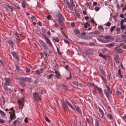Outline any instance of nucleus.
<instances>
[{"instance_id": "nucleus-19", "label": "nucleus", "mask_w": 126, "mask_h": 126, "mask_svg": "<svg viewBox=\"0 0 126 126\" xmlns=\"http://www.w3.org/2000/svg\"><path fill=\"white\" fill-rule=\"evenodd\" d=\"M7 42L9 45H11L12 48L13 49L14 42L10 40H8L7 41Z\"/></svg>"}, {"instance_id": "nucleus-9", "label": "nucleus", "mask_w": 126, "mask_h": 126, "mask_svg": "<svg viewBox=\"0 0 126 126\" xmlns=\"http://www.w3.org/2000/svg\"><path fill=\"white\" fill-rule=\"evenodd\" d=\"M61 103L62 107L63 108L64 110L65 111H66L67 110L68 108L66 105L63 102L62 100H61Z\"/></svg>"}, {"instance_id": "nucleus-14", "label": "nucleus", "mask_w": 126, "mask_h": 126, "mask_svg": "<svg viewBox=\"0 0 126 126\" xmlns=\"http://www.w3.org/2000/svg\"><path fill=\"white\" fill-rule=\"evenodd\" d=\"M74 32L76 35L78 37H80V35L79 34L80 33V31L79 29H75L73 31Z\"/></svg>"}, {"instance_id": "nucleus-4", "label": "nucleus", "mask_w": 126, "mask_h": 126, "mask_svg": "<svg viewBox=\"0 0 126 126\" xmlns=\"http://www.w3.org/2000/svg\"><path fill=\"white\" fill-rule=\"evenodd\" d=\"M114 58L115 62L116 63L118 64V47L117 46L115 48H114Z\"/></svg>"}, {"instance_id": "nucleus-40", "label": "nucleus", "mask_w": 126, "mask_h": 126, "mask_svg": "<svg viewBox=\"0 0 126 126\" xmlns=\"http://www.w3.org/2000/svg\"><path fill=\"white\" fill-rule=\"evenodd\" d=\"M107 117L110 119H112V116L110 114H108L107 115Z\"/></svg>"}, {"instance_id": "nucleus-53", "label": "nucleus", "mask_w": 126, "mask_h": 126, "mask_svg": "<svg viewBox=\"0 0 126 126\" xmlns=\"http://www.w3.org/2000/svg\"><path fill=\"white\" fill-rule=\"evenodd\" d=\"M123 51V49L119 48V53H122Z\"/></svg>"}, {"instance_id": "nucleus-54", "label": "nucleus", "mask_w": 126, "mask_h": 126, "mask_svg": "<svg viewBox=\"0 0 126 126\" xmlns=\"http://www.w3.org/2000/svg\"><path fill=\"white\" fill-rule=\"evenodd\" d=\"M100 9L99 7L97 6L95 7L94 8L95 10L96 11H98Z\"/></svg>"}, {"instance_id": "nucleus-36", "label": "nucleus", "mask_w": 126, "mask_h": 126, "mask_svg": "<svg viewBox=\"0 0 126 126\" xmlns=\"http://www.w3.org/2000/svg\"><path fill=\"white\" fill-rule=\"evenodd\" d=\"M118 13H117L116 14V15L114 16H113V17L114 19V20L115 21L117 20V18L116 17L118 16Z\"/></svg>"}, {"instance_id": "nucleus-8", "label": "nucleus", "mask_w": 126, "mask_h": 126, "mask_svg": "<svg viewBox=\"0 0 126 126\" xmlns=\"http://www.w3.org/2000/svg\"><path fill=\"white\" fill-rule=\"evenodd\" d=\"M46 67L45 66L44 68L40 69V70L38 69L35 71V73L37 75H39L41 73H43V71L46 69Z\"/></svg>"}, {"instance_id": "nucleus-28", "label": "nucleus", "mask_w": 126, "mask_h": 126, "mask_svg": "<svg viewBox=\"0 0 126 126\" xmlns=\"http://www.w3.org/2000/svg\"><path fill=\"white\" fill-rule=\"evenodd\" d=\"M46 42L47 44H49L51 46H52V44L51 42L50 41L48 38V37L46 39Z\"/></svg>"}, {"instance_id": "nucleus-10", "label": "nucleus", "mask_w": 126, "mask_h": 126, "mask_svg": "<svg viewBox=\"0 0 126 126\" xmlns=\"http://www.w3.org/2000/svg\"><path fill=\"white\" fill-rule=\"evenodd\" d=\"M23 99H20L19 100H18V102L19 105L20 107L21 108H22L23 106Z\"/></svg>"}, {"instance_id": "nucleus-20", "label": "nucleus", "mask_w": 126, "mask_h": 126, "mask_svg": "<svg viewBox=\"0 0 126 126\" xmlns=\"http://www.w3.org/2000/svg\"><path fill=\"white\" fill-rule=\"evenodd\" d=\"M26 2L25 0H22L21 2V5L23 8H25L26 7Z\"/></svg>"}, {"instance_id": "nucleus-47", "label": "nucleus", "mask_w": 126, "mask_h": 126, "mask_svg": "<svg viewBox=\"0 0 126 126\" xmlns=\"http://www.w3.org/2000/svg\"><path fill=\"white\" fill-rule=\"evenodd\" d=\"M119 77H120L121 78H122L123 77V75L121 74L120 69H119Z\"/></svg>"}, {"instance_id": "nucleus-49", "label": "nucleus", "mask_w": 126, "mask_h": 126, "mask_svg": "<svg viewBox=\"0 0 126 126\" xmlns=\"http://www.w3.org/2000/svg\"><path fill=\"white\" fill-rule=\"evenodd\" d=\"M111 23L110 22H109L105 24L104 25H105L106 26H110L111 25Z\"/></svg>"}, {"instance_id": "nucleus-21", "label": "nucleus", "mask_w": 126, "mask_h": 126, "mask_svg": "<svg viewBox=\"0 0 126 126\" xmlns=\"http://www.w3.org/2000/svg\"><path fill=\"white\" fill-rule=\"evenodd\" d=\"M42 45L43 46V47L44 50L46 51H47L48 49V47H47V44L45 43H44Z\"/></svg>"}, {"instance_id": "nucleus-50", "label": "nucleus", "mask_w": 126, "mask_h": 126, "mask_svg": "<svg viewBox=\"0 0 126 126\" xmlns=\"http://www.w3.org/2000/svg\"><path fill=\"white\" fill-rule=\"evenodd\" d=\"M57 50L58 54L60 55H62V53L60 52L59 49L58 48H57Z\"/></svg>"}, {"instance_id": "nucleus-55", "label": "nucleus", "mask_w": 126, "mask_h": 126, "mask_svg": "<svg viewBox=\"0 0 126 126\" xmlns=\"http://www.w3.org/2000/svg\"><path fill=\"white\" fill-rule=\"evenodd\" d=\"M45 118L46 121H47L48 122H50V120L47 117H45Z\"/></svg>"}, {"instance_id": "nucleus-25", "label": "nucleus", "mask_w": 126, "mask_h": 126, "mask_svg": "<svg viewBox=\"0 0 126 126\" xmlns=\"http://www.w3.org/2000/svg\"><path fill=\"white\" fill-rule=\"evenodd\" d=\"M122 40L121 41L126 42V36L122 35H121Z\"/></svg>"}, {"instance_id": "nucleus-38", "label": "nucleus", "mask_w": 126, "mask_h": 126, "mask_svg": "<svg viewBox=\"0 0 126 126\" xmlns=\"http://www.w3.org/2000/svg\"><path fill=\"white\" fill-rule=\"evenodd\" d=\"M14 5L17 9H19L20 8L19 5L17 3H15L14 4Z\"/></svg>"}, {"instance_id": "nucleus-31", "label": "nucleus", "mask_w": 126, "mask_h": 126, "mask_svg": "<svg viewBox=\"0 0 126 126\" xmlns=\"http://www.w3.org/2000/svg\"><path fill=\"white\" fill-rule=\"evenodd\" d=\"M98 28L101 32H103L104 30V28L102 26H98Z\"/></svg>"}, {"instance_id": "nucleus-22", "label": "nucleus", "mask_w": 126, "mask_h": 126, "mask_svg": "<svg viewBox=\"0 0 126 126\" xmlns=\"http://www.w3.org/2000/svg\"><path fill=\"white\" fill-rule=\"evenodd\" d=\"M99 69L100 72L103 75H105V73L104 70H103L102 67L100 66L99 67Z\"/></svg>"}, {"instance_id": "nucleus-45", "label": "nucleus", "mask_w": 126, "mask_h": 126, "mask_svg": "<svg viewBox=\"0 0 126 126\" xmlns=\"http://www.w3.org/2000/svg\"><path fill=\"white\" fill-rule=\"evenodd\" d=\"M111 36L110 35H106L105 36V38L106 39H110L111 38Z\"/></svg>"}, {"instance_id": "nucleus-42", "label": "nucleus", "mask_w": 126, "mask_h": 126, "mask_svg": "<svg viewBox=\"0 0 126 126\" xmlns=\"http://www.w3.org/2000/svg\"><path fill=\"white\" fill-rule=\"evenodd\" d=\"M99 56L103 58L106 59L105 56L103 55L101 53H100L99 54Z\"/></svg>"}, {"instance_id": "nucleus-64", "label": "nucleus", "mask_w": 126, "mask_h": 126, "mask_svg": "<svg viewBox=\"0 0 126 126\" xmlns=\"http://www.w3.org/2000/svg\"><path fill=\"white\" fill-rule=\"evenodd\" d=\"M71 25L72 27H74L75 26V24L74 22H72L71 23Z\"/></svg>"}, {"instance_id": "nucleus-27", "label": "nucleus", "mask_w": 126, "mask_h": 126, "mask_svg": "<svg viewBox=\"0 0 126 126\" xmlns=\"http://www.w3.org/2000/svg\"><path fill=\"white\" fill-rule=\"evenodd\" d=\"M76 107V109L78 112V113H80V114H81V112L80 110V109L79 108L78 106H75Z\"/></svg>"}, {"instance_id": "nucleus-15", "label": "nucleus", "mask_w": 126, "mask_h": 126, "mask_svg": "<svg viewBox=\"0 0 126 126\" xmlns=\"http://www.w3.org/2000/svg\"><path fill=\"white\" fill-rule=\"evenodd\" d=\"M4 79L5 80V85H9L11 83L10 79V78H4Z\"/></svg>"}, {"instance_id": "nucleus-52", "label": "nucleus", "mask_w": 126, "mask_h": 126, "mask_svg": "<svg viewBox=\"0 0 126 126\" xmlns=\"http://www.w3.org/2000/svg\"><path fill=\"white\" fill-rule=\"evenodd\" d=\"M53 22L54 23V26H55L56 27H58V25L57 24V23H56V21L55 20H53Z\"/></svg>"}, {"instance_id": "nucleus-2", "label": "nucleus", "mask_w": 126, "mask_h": 126, "mask_svg": "<svg viewBox=\"0 0 126 126\" xmlns=\"http://www.w3.org/2000/svg\"><path fill=\"white\" fill-rule=\"evenodd\" d=\"M56 17L59 18L58 21L60 23V25L61 27L64 28L65 26L63 21H64V18L61 13H57L56 15Z\"/></svg>"}, {"instance_id": "nucleus-12", "label": "nucleus", "mask_w": 126, "mask_h": 126, "mask_svg": "<svg viewBox=\"0 0 126 126\" xmlns=\"http://www.w3.org/2000/svg\"><path fill=\"white\" fill-rule=\"evenodd\" d=\"M11 53L13 57L15 58L17 61H18L19 60L18 55L15 51L12 52Z\"/></svg>"}, {"instance_id": "nucleus-59", "label": "nucleus", "mask_w": 126, "mask_h": 126, "mask_svg": "<svg viewBox=\"0 0 126 126\" xmlns=\"http://www.w3.org/2000/svg\"><path fill=\"white\" fill-rule=\"evenodd\" d=\"M10 110L12 111V112L15 113V110L13 109V107H12L10 109Z\"/></svg>"}, {"instance_id": "nucleus-17", "label": "nucleus", "mask_w": 126, "mask_h": 126, "mask_svg": "<svg viewBox=\"0 0 126 126\" xmlns=\"http://www.w3.org/2000/svg\"><path fill=\"white\" fill-rule=\"evenodd\" d=\"M70 2L71 3H70V6L68 7V8L70 10H72L73 9V6H74L75 5L74 4V1L73 0H70Z\"/></svg>"}, {"instance_id": "nucleus-63", "label": "nucleus", "mask_w": 126, "mask_h": 126, "mask_svg": "<svg viewBox=\"0 0 126 126\" xmlns=\"http://www.w3.org/2000/svg\"><path fill=\"white\" fill-rule=\"evenodd\" d=\"M86 120L89 124H90V121L89 118H86Z\"/></svg>"}, {"instance_id": "nucleus-51", "label": "nucleus", "mask_w": 126, "mask_h": 126, "mask_svg": "<svg viewBox=\"0 0 126 126\" xmlns=\"http://www.w3.org/2000/svg\"><path fill=\"white\" fill-rule=\"evenodd\" d=\"M39 42L42 45L43 44L45 43L42 40H39Z\"/></svg>"}, {"instance_id": "nucleus-23", "label": "nucleus", "mask_w": 126, "mask_h": 126, "mask_svg": "<svg viewBox=\"0 0 126 126\" xmlns=\"http://www.w3.org/2000/svg\"><path fill=\"white\" fill-rule=\"evenodd\" d=\"M98 108L99 110V111L100 112L101 114L102 115V118H103V116L104 115V112L101 108L99 107H98Z\"/></svg>"}, {"instance_id": "nucleus-39", "label": "nucleus", "mask_w": 126, "mask_h": 126, "mask_svg": "<svg viewBox=\"0 0 126 126\" xmlns=\"http://www.w3.org/2000/svg\"><path fill=\"white\" fill-rule=\"evenodd\" d=\"M70 74L69 77V78H66V80L68 79H72L71 74L70 71H69Z\"/></svg>"}, {"instance_id": "nucleus-62", "label": "nucleus", "mask_w": 126, "mask_h": 126, "mask_svg": "<svg viewBox=\"0 0 126 126\" xmlns=\"http://www.w3.org/2000/svg\"><path fill=\"white\" fill-rule=\"evenodd\" d=\"M97 39L99 40V41L102 42H104V41L102 40V39L100 38H97Z\"/></svg>"}, {"instance_id": "nucleus-37", "label": "nucleus", "mask_w": 126, "mask_h": 126, "mask_svg": "<svg viewBox=\"0 0 126 126\" xmlns=\"http://www.w3.org/2000/svg\"><path fill=\"white\" fill-rule=\"evenodd\" d=\"M60 76L61 75L59 72H58V73L56 74V77L57 78L60 79Z\"/></svg>"}, {"instance_id": "nucleus-1", "label": "nucleus", "mask_w": 126, "mask_h": 126, "mask_svg": "<svg viewBox=\"0 0 126 126\" xmlns=\"http://www.w3.org/2000/svg\"><path fill=\"white\" fill-rule=\"evenodd\" d=\"M18 79L19 80V83L22 85L24 86L26 85V82H32V79L31 78L22 77L18 78Z\"/></svg>"}, {"instance_id": "nucleus-34", "label": "nucleus", "mask_w": 126, "mask_h": 126, "mask_svg": "<svg viewBox=\"0 0 126 126\" xmlns=\"http://www.w3.org/2000/svg\"><path fill=\"white\" fill-rule=\"evenodd\" d=\"M53 74H51L49 76H47L46 77L48 79H51L52 77L53 76Z\"/></svg>"}, {"instance_id": "nucleus-56", "label": "nucleus", "mask_w": 126, "mask_h": 126, "mask_svg": "<svg viewBox=\"0 0 126 126\" xmlns=\"http://www.w3.org/2000/svg\"><path fill=\"white\" fill-rule=\"evenodd\" d=\"M88 25V22H87L84 25V27L85 28H87V27Z\"/></svg>"}, {"instance_id": "nucleus-6", "label": "nucleus", "mask_w": 126, "mask_h": 126, "mask_svg": "<svg viewBox=\"0 0 126 126\" xmlns=\"http://www.w3.org/2000/svg\"><path fill=\"white\" fill-rule=\"evenodd\" d=\"M3 6L5 9L6 10H8V8L11 9L10 11L11 12H12L13 9V8L10 6L9 4L8 3H5L3 4H2Z\"/></svg>"}, {"instance_id": "nucleus-43", "label": "nucleus", "mask_w": 126, "mask_h": 126, "mask_svg": "<svg viewBox=\"0 0 126 126\" xmlns=\"http://www.w3.org/2000/svg\"><path fill=\"white\" fill-rule=\"evenodd\" d=\"M90 85L92 87L93 86L94 87V89H95V88L97 86L96 85H95V84L93 83H89Z\"/></svg>"}, {"instance_id": "nucleus-48", "label": "nucleus", "mask_w": 126, "mask_h": 126, "mask_svg": "<svg viewBox=\"0 0 126 126\" xmlns=\"http://www.w3.org/2000/svg\"><path fill=\"white\" fill-rule=\"evenodd\" d=\"M114 45V44L113 43H112L111 44H108V45L107 46L109 47H112Z\"/></svg>"}, {"instance_id": "nucleus-18", "label": "nucleus", "mask_w": 126, "mask_h": 126, "mask_svg": "<svg viewBox=\"0 0 126 126\" xmlns=\"http://www.w3.org/2000/svg\"><path fill=\"white\" fill-rule=\"evenodd\" d=\"M95 89H96L98 92L101 95H103V93L102 89L101 88H99L97 86Z\"/></svg>"}, {"instance_id": "nucleus-11", "label": "nucleus", "mask_w": 126, "mask_h": 126, "mask_svg": "<svg viewBox=\"0 0 126 126\" xmlns=\"http://www.w3.org/2000/svg\"><path fill=\"white\" fill-rule=\"evenodd\" d=\"M7 85L4 84L3 85V88L5 91H8L9 93H11L12 92V91L9 88L7 87Z\"/></svg>"}, {"instance_id": "nucleus-26", "label": "nucleus", "mask_w": 126, "mask_h": 126, "mask_svg": "<svg viewBox=\"0 0 126 126\" xmlns=\"http://www.w3.org/2000/svg\"><path fill=\"white\" fill-rule=\"evenodd\" d=\"M65 101L66 103L68 104V105L72 109L74 110V109L71 104L67 100V99L65 100Z\"/></svg>"}, {"instance_id": "nucleus-16", "label": "nucleus", "mask_w": 126, "mask_h": 126, "mask_svg": "<svg viewBox=\"0 0 126 126\" xmlns=\"http://www.w3.org/2000/svg\"><path fill=\"white\" fill-rule=\"evenodd\" d=\"M101 121V120L99 118H97L96 119L95 121V126H100L99 123Z\"/></svg>"}, {"instance_id": "nucleus-60", "label": "nucleus", "mask_w": 126, "mask_h": 126, "mask_svg": "<svg viewBox=\"0 0 126 126\" xmlns=\"http://www.w3.org/2000/svg\"><path fill=\"white\" fill-rule=\"evenodd\" d=\"M110 74H109L107 76V80L108 81H109L110 80Z\"/></svg>"}, {"instance_id": "nucleus-33", "label": "nucleus", "mask_w": 126, "mask_h": 126, "mask_svg": "<svg viewBox=\"0 0 126 126\" xmlns=\"http://www.w3.org/2000/svg\"><path fill=\"white\" fill-rule=\"evenodd\" d=\"M121 28L122 30H126V26L123 25H121Z\"/></svg>"}, {"instance_id": "nucleus-29", "label": "nucleus", "mask_w": 126, "mask_h": 126, "mask_svg": "<svg viewBox=\"0 0 126 126\" xmlns=\"http://www.w3.org/2000/svg\"><path fill=\"white\" fill-rule=\"evenodd\" d=\"M52 40H54L55 42H59V40L58 38L57 37H55L53 38Z\"/></svg>"}, {"instance_id": "nucleus-41", "label": "nucleus", "mask_w": 126, "mask_h": 126, "mask_svg": "<svg viewBox=\"0 0 126 126\" xmlns=\"http://www.w3.org/2000/svg\"><path fill=\"white\" fill-rule=\"evenodd\" d=\"M115 26H111L110 29V31L111 32H112L114 29L115 28Z\"/></svg>"}, {"instance_id": "nucleus-44", "label": "nucleus", "mask_w": 126, "mask_h": 126, "mask_svg": "<svg viewBox=\"0 0 126 126\" xmlns=\"http://www.w3.org/2000/svg\"><path fill=\"white\" fill-rule=\"evenodd\" d=\"M15 66L16 69L17 71H18L20 70V67L17 65H16Z\"/></svg>"}, {"instance_id": "nucleus-57", "label": "nucleus", "mask_w": 126, "mask_h": 126, "mask_svg": "<svg viewBox=\"0 0 126 126\" xmlns=\"http://www.w3.org/2000/svg\"><path fill=\"white\" fill-rule=\"evenodd\" d=\"M42 31V33H46V30L45 29H44L43 28H42L41 29Z\"/></svg>"}, {"instance_id": "nucleus-35", "label": "nucleus", "mask_w": 126, "mask_h": 126, "mask_svg": "<svg viewBox=\"0 0 126 126\" xmlns=\"http://www.w3.org/2000/svg\"><path fill=\"white\" fill-rule=\"evenodd\" d=\"M30 71L31 70L30 68H27L26 73L27 75H28L30 72Z\"/></svg>"}, {"instance_id": "nucleus-7", "label": "nucleus", "mask_w": 126, "mask_h": 126, "mask_svg": "<svg viewBox=\"0 0 126 126\" xmlns=\"http://www.w3.org/2000/svg\"><path fill=\"white\" fill-rule=\"evenodd\" d=\"M33 97L35 100L37 101L38 100H40L41 98L39 97L38 94L36 92L34 93L33 94Z\"/></svg>"}, {"instance_id": "nucleus-5", "label": "nucleus", "mask_w": 126, "mask_h": 126, "mask_svg": "<svg viewBox=\"0 0 126 126\" xmlns=\"http://www.w3.org/2000/svg\"><path fill=\"white\" fill-rule=\"evenodd\" d=\"M86 34V33L85 32H82L81 33V35H80V38L84 39H90L92 38L93 37L91 36H85V37L82 36H85Z\"/></svg>"}, {"instance_id": "nucleus-58", "label": "nucleus", "mask_w": 126, "mask_h": 126, "mask_svg": "<svg viewBox=\"0 0 126 126\" xmlns=\"http://www.w3.org/2000/svg\"><path fill=\"white\" fill-rule=\"evenodd\" d=\"M73 83L74 85L76 86L78 85V83L77 82H76L75 81H73Z\"/></svg>"}, {"instance_id": "nucleus-30", "label": "nucleus", "mask_w": 126, "mask_h": 126, "mask_svg": "<svg viewBox=\"0 0 126 126\" xmlns=\"http://www.w3.org/2000/svg\"><path fill=\"white\" fill-rule=\"evenodd\" d=\"M0 113L2 117H4L6 116V114L2 110H0Z\"/></svg>"}, {"instance_id": "nucleus-3", "label": "nucleus", "mask_w": 126, "mask_h": 126, "mask_svg": "<svg viewBox=\"0 0 126 126\" xmlns=\"http://www.w3.org/2000/svg\"><path fill=\"white\" fill-rule=\"evenodd\" d=\"M106 89L104 90V91L105 94L109 99L110 96V94H112V91L110 90V87L109 86L106 85Z\"/></svg>"}, {"instance_id": "nucleus-46", "label": "nucleus", "mask_w": 126, "mask_h": 126, "mask_svg": "<svg viewBox=\"0 0 126 126\" xmlns=\"http://www.w3.org/2000/svg\"><path fill=\"white\" fill-rule=\"evenodd\" d=\"M45 34V33H42L41 35L45 39H46L47 38V37L46 35Z\"/></svg>"}, {"instance_id": "nucleus-61", "label": "nucleus", "mask_w": 126, "mask_h": 126, "mask_svg": "<svg viewBox=\"0 0 126 126\" xmlns=\"http://www.w3.org/2000/svg\"><path fill=\"white\" fill-rule=\"evenodd\" d=\"M94 32H95V34H99L100 33V32L98 31H94Z\"/></svg>"}, {"instance_id": "nucleus-13", "label": "nucleus", "mask_w": 126, "mask_h": 126, "mask_svg": "<svg viewBox=\"0 0 126 126\" xmlns=\"http://www.w3.org/2000/svg\"><path fill=\"white\" fill-rule=\"evenodd\" d=\"M86 53L89 55H93L94 53L93 50L92 49L89 48L88 49L86 52Z\"/></svg>"}, {"instance_id": "nucleus-32", "label": "nucleus", "mask_w": 126, "mask_h": 126, "mask_svg": "<svg viewBox=\"0 0 126 126\" xmlns=\"http://www.w3.org/2000/svg\"><path fill=\"white\" fill-rule=\"evenodd\" d=\"M64 2L66 4L68 7L70 6V4L68 0H64Z\"/></svg>"}, {"instance_id": "nucleus-24", "label": "nucleus", "mask_w": 126, "mask_h": 126, "mask_svg": "<svg viewBox=\"0 0 126 126\" xmlns=\"http://www.w3.org/2000/svg\"><path fill=\"white\" fill-rule=\"evenodd\" d=\"M10 118H11V119H14L16 118L15 116V113L12 112V114L10 115Z\"/></svg>"}]
</instances>
